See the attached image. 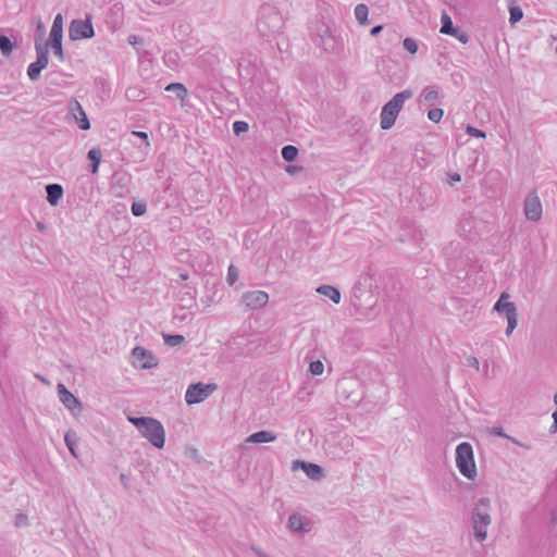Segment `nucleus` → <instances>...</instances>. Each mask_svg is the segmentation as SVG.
I'll use <instances>...</instances> for the list:
<instances>
[{"label": "nucleus", "instance_id": "nucleus-1", "mask_svg": "<svg viewBox=\"0 0 557 557\" xmlns=\"http://www.w3.org/2000/svg\"><path fill=\"white\" fill-rule=\"evenodd\" d=\"M143 437H145L153 447L161 449L165 444V431L162 423L152 417H127Z\"/></svg>", "mask_w": 557, "mask_h": 557}, {"label": "nucleus", "instance_id": "nucleus-2", "mask_svg": "<svg viewBox=\"0 0 557 557\" xmlns=\"http://www.w3.org/2000/svg\"><path fill=\"white\" fill-rule=\"evenodd\" d=\"M491 499L488 497L480 498L472 510L471 523L474 537L483 542L487 536V527L492 523L490 515Z\"/></svg>", "mask_w": 557, "mask_h": 557}, {"label": "nucleus", "instance_id": "nucleus-3", "mask_svg": "<svg viewBox=\"0 0 557 557\" xmlns=\"http://www.w3.org/2000/svg\"><path fill=\"white\" fill-rule=\"evenodd\" d=\"M412 96L413 92L411 89H405L400 92H397L388 102L383 106L380 115V125L383 131H387L394 126L405 101L412 98Z\"/></svg>", "mask_w": 557, "mask_h": 557}, {"label": "nucleus", "instance_id": "nucleus-4", "mask_svg": "<svg viewBox=\"0 0 557 557\" xmlns=\"http://www.w3.org/2000/svg\"><path fill=\"white\" fill-rule=\"evenodd\" d=\"M456 467L468 480L475 479L476 467L474 462L473 448L470 443L462 442L456 447Z\"/></svg>", "mask_w": 557, "mask_h": 557}, {"label": "nucleus", "instance_id": "nucleus-5", "mask_svg": "<svg viewBox=\"0 0 557 557\" xmlns=\"http://www.w3.org/2000/svg\"><path fill=\"white\" fill-rule=\"evenodd\" d=\"M509 294L504 292L500 294L498 300L495 302L493 310L496 312H504L507 319L506 335L509 336L513 332L518 323V312L515 302L507 301Z\"/></svg>", "mask_w": 557, "mask_h": 557}, {"label": "nucleus", "instance_id": "nucleus-6", "mask_svg": "<svg viewBox=\"0 0 557 557\" xmlns=\"http://www.w3.org/2000/svg\"><path fill=\"white\" fill-rule=\"evenodd\" d=\"M36 61L30 63L27 69V76L32 82L39 79L41 71L48 66L49 63V44H40L36 41Z\"/></svg>", "mask_w": 557, "mask_h": 557}, {"label": "nucleus", "instance_id": "nucleus-7", "mask_svg": "<svg viewBox=\"0 0 557 557\" xmlns=\"http://www.w3.org/2000/svg\"><path fill=\"white\" fill-rule=\"evenodd\" d=\"M216 384L202 382L190 384L185 393V401L188 405H195L206 400L215 389Z\"/></svg>", "mask_w": 557, "mask_h": 557}, {"label": "nucleus", "instance_id": "nucleus-8", "mask_svg": "<svg viewBox=\"0 0 557 557\" xmlns=\"http://www.w3.org/2000/svg\"><path fill=\"white\" fill-rule=\"evenodd\" d=\"M62 37H63V17L61 14H57L53 24L50 30V38L47 41L49 47H51L55 57L59 58L60 61H64V51L62 47Z\"/></svg>", "mask_w": 557, "mask_h": 557}, {"label": "nucleus", "instance_id": "nucleus-9", "mask_svg": "<svg viewBox=\"0 0 557 557\" xmlns=\"http://www.w3.org/2000/svg\"><path fill=\"white\" fill-rule=\"evenodd\" d=\"M69 36L72 40L89 39L94 37L95 30L90 20H73L70 24Z\"/></svg>", "mask_w": 557, "mask_h": 557}, {"label": "nucleus", "instance_id": "nucleus-10", "mask_svg": "<svg viewBox=\"0 0 557 557\" xmlns=\"http://www.w3.org/2000/svg\"><path fill=\"white\" fill-rule=\"evenodd\" d=\"M524 215L527 220L537 222L543 214L542 202L535 191L530 193L524 199Z\"/></svg>", "mask_w": 557, "mask_h": 557}, {"label": "nucleus", "instance_id": "nucleus-11", "mask_svg": "<svg viewBox=\"0 0 557 557\" xmlns=\"http://www.w3.org/2000/svg\"><path fill=\"white\" fill-rule=\"evenodd\" d=\"M58 395L60 401L64 405L66 409H69L72 412V414L78 416L82 413V401L76 396H74L62 383L58 384Z\"/></svg>", "mask_w": 557, "mask_h": 557}, {"label": "nucleus", "instance_id": "nucleus-12", "mask_svg": "<svg viewBox=\"0 0 557 557\" xmlns=\"http://www.w3.org/2000/svg\"><path fill=\"white\" fill-rule=\"evenodd\" d=\"M269 301V295L268 293L263 290H251L246 292L242 296V302L249 309V310H258L263 308Z\"/></svg>", "mask_w": 557, "mask_h": 557}, {"label": "nucleus", "instance_id": "nucleus-13", "mask_svg": "<svg viewBox=\"0 0 557 557\" xmlns=\"http://www.w3.org/2000/svg\"><path fill=\"white\" fill-rule=\"evenodd\" d=\"M134 364L140 369H151L157 366L156 358L145 348L137 346L133 349Z\"/></svg>", "mask_w": 557, "mask_h": 557}, {"label": "nucleus", "instance_id": "nucleus-14", "mask_svg": "<svg viewBox=\"0 0 557 557\" xmlns=\"http://www.w3.org/2000/svg\"><path fill=\"white\" fill-rule=\"evenodd\" d=\"M297 468H301L307 476L313 481H320L323 478V469L317 463L296 460L293 462V469Z\"/></svg>", "mask_w": 557, "mask_h": 557}, {"label": "nucleus", "instance_id": "nucleus-15", "mask_svg": "<svg viewBox=\"0 0 557 557\" xmlns=\"http://www.w3.org/2000/svg\"><path fill=\"white\" fill-rule=\"evenodd\" d=\"M70 112L73 117L76 120L78 127L83 131H88L90 128L89 120L82 108L81 103L77 100H73L70 104Z\"/></svg>", "mask_w": 557, "mask_h": 557}, {"label": "nucleus", "instance_id": "nucleus-16", "mask_svg": "<svg viewBox=\"0 0 557 557\" xmlns=\"http://www.w3.org/2000/svg\"><path fill=\"white\" fill-rule=\"evenodd\" d=\"M287 529L295 534H304L309 531L308 521L300 513L294 512L288 517Z\"/></svg>", "mask_w": 557, "mask_h": 557}, {"label": "nucleus", "instance_id": "nucleus-17", "mask_svg": "<svg viewBox=\"0 0 557 557\" xmlns=\"http://www.w3.org/2000/svg\"><path fill=\"white\" fill-rule=\"evenodd\" d=\"M358 385V381L355 379H343L338 383V392L344 395L346 399L357 403L359 395H355L354 388Z\"/></svg>", "mask_w": 557, "mask_h": 557}, {"label": "nucleus", "instance_id": "nucleus-18", "mask_svg": "<svg viewBox=\"0 0 557 557\" xmlns=\"http://www.w3.org/2000/svg\"><path fill=\"white\" fill-rule=\"evenodd\" d=\"M313 40L315 45H318L326 52H332L335 49L334 37L330 34L326 27L322 30L321 34H318Z\"/></svg>", "mask_w": 557, "mask_h": 557}, {"label": "nucleus", "instance_id": "nucleus-19", "mask_svg": "<svg viewBox=\"0 0 557 557\" xmlns=\"http://www.w3.org/2000/svg\"><path fill=\"white\" fill-rule=\"evenodd\" d=\"M47 201L51 206H57L63 196V187L60 184H49L46 186Z\"/></svg>", "mask_w": 557, "mask_h": 557}, {"label": "nucleus", "instance_id": "nucleus-20", "mask_svg": "<svg viewBox=\"0 0 557 557\" xmlns=\"http://www.w3.org/2000/svg\"><path fill=\"white\" fill-rule=\"evenodd\" d=\"M276 440V435L272 431H258L249 435L246 440L248 443H270Z\"/></svg>", "mask_w": 557, "mask_h": 557}, {"label": "nucleus", "instance_id": "nucleus-21", "mask_svg": "<svg viewBox=\"0 0 557 557\" xmlns=\"http://www.w3.org/2000/svg\"><path fill=\"white\" fill-rule=\"evenodd\" d=\"M321 295L329 297L334 304L341 302V292L338 288L331 285H321L317 288Z\"/></svg>", "mask_w": 557, "mask_h": 557}, {"label": "nucleus", "instance_id": "nucleus-22", "mask_svg": "<svg viewBox=\"0 0 557 557\" xmlns=\"http://www.w3.org/2000/svg\"><path fill=\"white\" fill-rule=\"evenodd\" d=\"M102 152L101 149L98 147L91 148L88 153L87 158L90 160V172L92 174H96L99 170V164L101 162Z\"/></svg>", "mask_w": 557, "mask_h": 557}, {"label": "nucleus", "instance_id": "nucleus-23", "mask_svg": "<svg viewBox=\"0 0 557 557\" xmlns=\"http://www.w3.org/2000/svg\"><path fill=\"white\" fill-rule=\"evenodd\" d=\"M437 99H438L437 90L430 88V87H426L422 90L421 101L424 104L432 107L436 103Z\"/></svg>", "mask_w": 557, "mask_h": 557}, {"label": "nucleus", "instance_id": "nucleus-24", "mask_svg": "<svg viewBox=\"0 0 557 557\" xmlns=\"http://www.w3.org/2000/svg\"><path fill=\"white\" fill-rule=\"evenodd\" d=\"M368 15H369V9L364 3H359L356 5L355 16H356V20L359 22V24L368 25L369 24Z\"/></svg>", "mask_w": 557, "mask_h": 557}, {"label": "nucleus", "instance_id": "nucleus-25", "mask_svg": "<svg viewBox=\"0 0 557 557\" xmlns=\"http://www.w3.org/2000/svg\"><path fill=\"white\" fill-rule=\"evenodd\" d=\"M440 32L445 35H457V28L454 27L451 18L447 13L442 15V27Z\"/></svg>", "mask_w": 557, "mask_h": 557}, {"label": "nucleus", "instance_id": "nucleus-26", "mask_svg": "<svg viewBox=\"0 0 557 557\" xmlns=\"http://www.w3.org/2000/svg\"><path fill=\"white\" fill-rule=\"evenodd\" d=\"M165 90L175 92L176 98L181 100H184L187 96V89L181 83H171L165 87Z\"/></svg>", "mask_w": 557, "mask_h": 557}, {"label": "nucleus", "instance_id": "nucleus-27", "mask_svg": "<svg viewBox=\"0 0 557 557\" xmlns=\"http://www.w3.org/2000/svg\"><path fill=\"white\" fill-rule=\"evenodd\" d=\"M281 154L285 161L293 162L298 156V149L293 145H286L282 148Z\"/></svg>", "mask_w": 557, "mask_h": 557}, {"label": "nucleus", "instance_id": "nucleus-28", "mask_svg": "<svg viewBox=\"0 0 557 557\" xmlns=\"http://www.w3.org/2000/svg\"><path fill=\"white\" fill-rule=\"evenodd\" d=\"M164 343L170 347H175L185 342V338L181 334H162Z\"/></svg>", "mask_w": 557, "mask_h": 557}, {"label": "nucleus", "instance_id": "nucleus-29", "mask_svg": "<svg viewBox=\"0 0 557 557\" xmlns=\"http://www.w3.org/2000/svg\"><path fill=\"white\" fill-rule=\"evenodd\" d=\"M509 22L511 25L516 24L517 22L521 21L523 17V12L520 7L517 5H510L509 7Z\"/></svg>", "mask_w": 557, "mask_h": 557}, {"label": "nucleus", "instance_id": "nucleus-30", "mask_svg": "<svg viewBox=\"0 0 557 557\" xmlns=\"http://www.w3.org/2000/svg\"><path fill=\"white\" fill-rule=\"evenodd\" d=\"M147 211V205L145 201H134L132 203V213L135 216H141Z\"/></svg>", "mask_w": 557, "mask_h": 557}, {"label": "nucleus", "instance_id": "nucleus-31", "mask_svg": "<svg viewBox=\"0 0 557 557\" xmlns=\"http://www.w3.org/2000/svg\"><path fill=\"white\" fill-rule=\"evenodd\" d=\"M73 436H74V434H72L71 432H67L64 436V442H65L66 447L69 448L70 453L72 454V456L77 458V454L75 451L76 440L73 438Z\"/></svg>", "mask_w": 557, "mask_h": 557}, {"label": "nucleus", "instance_id": "nucleus-32", "mask_svg": "<svg viewBox=\"0 0 557 557\" xmlns=\"http://www.w3.org/2000/svg\"><path fill=\"white\" fill-rule=\"evenodd\" d=\"M403 46L411 54H414L419 49L418 42L410 37L404 39Z\"/></svg>", "mask_w": 557, "mask_h": 557}, {"label": "nucleus", "instance_id": "nucleus-33", "mask_svg": "<svg viewBox=\"0 0 557 557\" xmlns=\"http://www.w3.org/2000/svg\"><path fill=\"white\" fill-rule=\"evenodd\" d=\"M443 115L444 111L441 108H433L428 112V117L434 123H438L443 119Z\"/></svg>", "mask_w": 557, "mask_h": 557}, {"label": "nucleus", "instance_id": "nucleus-34", "mask_svg": "<svg viewBox=\"0 0 557 557\" xmlns=\"http://www.w3.org/2000/svg\"><path fill=\"white\" fill-rule=\"evenodd\" d=\"M249 129V125L245 121H235L233 123V132L235 135H240Z\"/></svg>", "mask_w": 557, "mask_h": 557}, {"label": "nucleus", "instance_id": "nucleus-35", "mask_svg": "<svg viewBox=\"0 0 557 557\" xmlns=\"http://www.w3.org/2000/svg\"><path fill=\"white\" fill-rule=\"evenodd\" d=\"M309 371L313 375H321L324 371V364L320 360L312 361L309 366Z\"/></svg>", "mask_w": 557, "mask_h": 557}, {"label": "nucleus", "instance_id": "nucleus-36", "mask_svg": "<svg viewBox=\"0 0 557 557\" xmlns=\"http://www.w3.org/2000/svg\"><path fill=\"white\" fill-rule=\"evenodd\" d=\"M13 48H14V44L10 40V38L2 35V54L10 55Z\"/></svg>", "mask_w": 557, "mask_h": 557}, {"label": "nucleus", "instance_id": "nucleus-37", "mask_svg": "<svg viewBox=\"0 0 557 557\" xmlns=\"http://www.w3.org/2000/svg\"><path fill=\"white\" fill-rule=\"evenodd\" d=\"M227 283L234 285L238 280L237 269L234 265H230L227 270Z\"/></svg>", "mask_w": 557, "mask_h": 557}, {"label": "nucleus", "instance_id": "nucleus-38", "mask_svg": "<svg viewBox=\"0 0 557 557\" xmlns=\"http://www.w3.org/2000/svg\"><path fill=\"white\" fill-rule=\"evenodd\" d=\"M466 132L467 134L473 137L485 138L486 136V134L483 131L475 128L474 126L471 125L467 126Z\"/></svg>", "mask_w": 557, "mask_h": 557}, {"label": "nucleus", "instance_id": "nucleus-39", "mask_svg": "<svg viewBox=\"0 0 557 557\" xmlns=\"http://www.w3.org/2000/svg\"><path fill=\"white\" fill-rule=\"evenodd\" d=\"M27 520H28V519H27V516H26V515H24V513H17V515L15 516L14 525H15L16 528L25 527V525H27Z\"/></svg>", "mask_w": 557, "mask_h": 557}, {"label": "nucleus", "instance_id": "nucleus-40", "mask_svg": "<svg viewBox=\"0 0 557 557\" xmlns=\"http://www.w3.org/2000/svg\"><path fill=\"white\" fill-rule=\"evenodd\" d=\"M454 36L462 44H467L469 41V35L465 32H459L457 29V35Z\"/></svg>", "mask_w": 557, "mask_h": 557}, {"label": "nucleus", "instance_id": "nucleus-41", "mask_svg": "<svg viewBox=\"0 0 557 557\" xmlns=\"http://www.w3.org/2000/svg\"><path fill=\"white\" fill-rule=\"evenodd\" d=\"M494 434H496L497 436H500V437H506V438H509L510 441H512L515 444H519L518 441H516L515 438H511L509 437L502 428H496L494 429Z\"/></svg>", "mask_w": 557, "mask_h": 557}, {"label": "nucleus", "instance_id": "nucleus-42", "mask_svg": "<svg viewBox=\"0 0 557 557\" xmlns=\"http://www.w3.org/2000/svg\"><path fill=\"white\" fill-rule=\"evenodd\" d=\"M132 134L136 137L144 139L146 141L147 146H149L148 134L146 132L134 131Z\"/></svg>", "mask_w": 557, "mask_h": 557}, {"label": "nucleus", "instance_id": "nucleus-43", "mask_svg": "<svg viewBox=\"0 0 557 557\" xmlns=\"http://www.w3.org/2000/svg\"><path fill=\"white\" fill-rule=\"evenodd\" d=\"M141 41V38L136 35H129L127 37V42L132 46H135Z\"/></svg>", "mask_w": 557, "mask_h": 557}, {"label": "nucleus", "instance_id": "nucleus-44", "mask_svg": "<svg viewBox=\"0 0 557 557\" xmlns=\"http://www.w3.org/2000/svg\"><path fill=\"white\" fill-rule=\"evenodd\" d=\"M120 481H121L122 485H123L126 490H128V488H129V479H128V476H127L126 474L121 473V474H120Z\"/></svg>", "mask_w": 557, "mask_h": 557}, {"label": "nucleus", "instance_id": "nucleus-45", "mask_svg": "<svg viewBox=\"0 0 557 557\" xmlns=\"http://www.w3.org/2000/svg\"><path fill=\"white\" fill-rule=\"evenodd\" d=\"M468 364L475 368L476 370H479V368H480V362H479L478 358L472 357V356L468 358Z\"/></svg>", "mask_w": 557, "mask_h": 557}, {"label": "nucleus", "instance_id": "nucleus-46", "mask_svg": "<svg viewBox=\"0 0 557 557\" xmlns=\"http://www.w3.org/2000/svg\"><path fill=\"white\" fill-rule=\"evenodd\" d=\"M553 419H554V422L550 426V432L555 433V432H557V409L553 412Z\"/></svg>", "mask_w": 557, "mask_h": 557}, {"label": "nucleus", "instance_id": "nucleus-47", "mask_svg": "<svg viewBox=\"0 0 557 557\" xmlns=\"http://www.w3.org/2000/svg\"><path fill=\"white\" fill-rule=\"evenodd\" d=\"M382 29H383V25H376V26L372 27V29L370 30V34H371V36H376L381 33Z\"/></svg>", "mask_w": 557, "mask_h": 557}, {"label": "nucleus", "instance_id": "nucleus-48", "mask_svg": "<svg viewBox=\"0 0 557 557\" xmlns=\"http://www.w3.org/2000/svg\"><path fill=\"white\" fill-rule=\"evenodd\" d=\"M460 180H461L460 175L455 173V174L450 175V182L449 183H450V185H453L454 182H460Z\"/></svg>", "mask_w": 557, "mask_h": 557}, {"label": "nucleus", "instance_id": "nucleus-49", "mask_svg": "<svg viewBox=\"0 0 557 557\" xmlns=\"http://www.w3.org/2000/svg\"><path fill=\"white\" fill-rule=\"evenodd\" d=\"M187 450H188V453H189V455H190L191 457H194V458L198 457V451H197V449H196V448H194V447H189Z\"/></svg>", "mask_w": 557, "mask_h": 557}, {"label": "nucleus", "instance_id": "nucleus-50", "mask_svg": "<svg viewBox=\"0 0 557 557\" xmlns=\"http://www.w3.org/2000/svg\"><path fill=\"white\" fill-rule=\"evenodd\" d=\"M35 376H36L40 382H42L44 384H46V385H50V382H49L46 377L41 376L40 374H36Z\"/></svg>", "mask_w": 557, "mask_h": 557}, {"label": "nucleus", "instance_id": "nucleus-51", "mask_svg": "<svg viewBox=\"0 0 557 557\" xmlns=\"http://www.w3.org/2000/svg\"><path fill=\"white\" fill-rule=\"evenodd\" d=\"M286 171H287L288 173H295V172L297 171V168H296V166H294V165H288V166L286 168Z\"/></svg>", "mask_w": 557, "mask_h": 557}, {"label": "nucleus", "instance_id": "nucleus-52", "mask_svg": "<svg viewBox=\"0 0 557 557\" xmlns=\"http://www.w3.org/2000/svg\"><path fill=\"white\" fill-rule=\"evenodd\" d=\"M37 227H38V230H40V231H44V230H45V225H44V223H41V222L37 223Z\"/></svg>", "mask_w": 557, "mask_h": 557}, {"label": "nucleus", "instance_id": "nucleus-53", "mask_svg": "<svg viewBox=\"0 0 557 557\" xmlns=\"http://www.w3.org/2000/svg\"><path fill=\"white\" fill-rule=\"evenodd\" d=\"M180 277H181L182 280L186 281V280L188 278V274H186V273H181V274H180Z\"/></svg>", "mask_w": 557, "mask_h": 557}, {"label": "nucleus", "instance_id": "nucleus-54", "mask_svg": "<svg viewBox=\"0 0 557 557\" xmlns=\"http://www.w3.org/2000/svg\"><path fill=\"white\" fill-rule=\"evenodd\" d=\"M552 521H553V522H556V521H557V517H556V515H555V513H553V515H552Z\"/></svg>", "mask_w": 557, "mask_h": 557}, {"label": "nucleus", "instance_id": "nucleus-55", "mask_svg": "<svg viewBox=\"0 0 557 557\" xmlns=\"http://www.w3.org/2000/svg\"><path fill=\"white\" fill-rule=\"evenodd\" d=\"M554 403L557 405V392L554 395Z\"/></svg>", "mask_w": 557, "mask_h": 557}, {"label": "nucleus", "instance_id": "nucleus-56", "mask_svg": "<svg viewBox=\"0 0 557 557\" xmlns=\"http://www.w3.org/2000/svg\"><path fill=\"white\" fill-rule=\"evenodd\" d=\"M42 28H44L42 24H41V23H39V25H38V29H42Z\"/></svg>", "mask_w": 557, "mask_h": 557}, {"label": "nucleus", "instance_id": "nucleus-57", "mask_svg": "<svg viewBox=\"0 0 557 557\" xmlns=\"http://www.w3.org/2000/svg\"><path fill=\"white\" fill-rule=\"evenodd\" d=\"M556 54H557V46H556Z\"/></svg>", "mask_w": 557, "mask_h": 557}]
</instances>
